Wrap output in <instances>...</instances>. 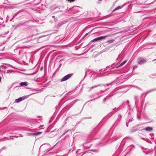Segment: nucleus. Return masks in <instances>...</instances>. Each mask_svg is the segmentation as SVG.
<instances>
[{
  "instance_id": "obj_32",
  "label": "nucleus",
  "mask_w": 156,
  "mask_h": 156,
  "mask_svg": "<svg viewBox=\"0 0 156 156\" xmlns=\"http://www.w3.org/2000/svg\"><path fill=\"white\" fill-rule=\"evenodd\" d=\"M129 121H130V122L132 121V120H129Z\"/></svg>"
},
{
  "instance_id": "obj_25",
  "label": "nucleus",
  "mask_w": 156,
  "mask_h": 156,
  "mask_svg": "<svg viewBox=\"0 0 156 156\" xmlns=\"http://www.w3.org/2000/svg\"><path fill=\"white\" fill-rule=\"evenodd\" d=\"M129 101H127V104H129Z\"/></svg>"
},
{
  "instance_id": "obj_8",
  "label": "nucleus",
  "mask_w": 156,
  "mask_h": 156,
  "mask_svg": "<svg viewBox=\"0 0 156 156\" xmlns=\"http://www.w3.org/2000/svg\"><path fill=\"white\" fill-rule=\"evenodd\" d=\"M124 6V5H122L121 6H118L115 9H114L113 10L112 12H114L116 10H119V9H122V8H123V7Z\"/></svg>"
},
{
  "instance_id": "obj_27",
  "label": "nucleus",
  "mask_w": 156,
  "mask_h": 156,
  "mask_svg": "<svg viewBox=\"0 0 156 156\" xmlns=\"http://www.w3.org/2000/svg\"><path fill=\"white\" fill-rule=\"evenodd\" d=\"M52 17H53V18H55V16H52Z\"/></svg>"
},
{
  "instance_id": "obj_10",
  "label": "nucleus",
  "mask_w": 156,
  "mask_h": 156,
  "mask_svg": "<svg viewBox=\"0 0 156 156\" xmlns=\"http://www.w3.org/2000/svg\"><path fill=\"white\" fill-rule=\"evenodd\" d=\"M42 133V132H40L36 133H34V136H37Z\"/></svg>"
},
{
  "instance_id": "obj_20",
  "label": "nucleus",
  "mask_w": 156,
  "mask_h": 156,
  "mask_svg": "<svg viewBox=\"0 0 156 156\" xmlns=\"http://www.w3.org/2000/svg\"><path fill=\"white\" fill-rule=\"evenodd\" d=\"M6 108V107H5V108H0V110H3L4 109H5Z\"/></svg>"
},
{
  "instance_id": "obj_2",
  "label": "nucleus",
  "mask_w": 156,
  "mask_h": 156,
  "mask_svg": "<svg viewBox=\"0 0 156 156\" xmlns=\"http://www.w3.org/2000/svg\"><path fill=\"white\" fill-rule=\"evenodd\" d=\"M73 74V73H69L61 79V81L63 82L67 80L72 76Z\"/></svg>"
},
{
  "instance_id": "obj_37",
  "label": "nucleus",
  "mask_w": 156,
  "mask_h": 156,
  "mask_svg": "<svg viewBox=\"0 0 156 156\" xmlns=\"http://www.w3.org/2000/svg\"><path fill=\"white\" fill-rule=\"evenodd\" d=\"M100 1H101V0H99Z\"/></svg>"
},
{
  "instance_id": "obj_7",
  "label": "nucleus",
  "mask_w": 156,
  "mask_h": 156,
  "mask_svg": "<svg viewBox=\"0 0 156 156\" xmlns=\"http://www.w3.org/2000/svg\"><path fill=\"white\" fill-rule=\"evenodd\" d=\"M152 128L151 127H146L144 129V130L147 131H151L152 130Z\"/></svg>"
},
{
  "instance_id": "obj_11",
  "label": "nucleus",
  "mask_w": 156,
  "mask_h": 156,
  "mask_svg": "<svg viewBox=\"0 0 156 156\" xmlns=\"http://www.w3.org/2000/svg\"><path fill=\"white\" fill-rule=\"evenodd\" d=\"M127 62L126 60L124 61H123L122 63L121 64H120L119 66H117V67H120L123 65H124V64H125Z\"/></svg>"
},
{
  "instance_id": "obj_9",
  "label": "nucleus",
  "mask_w": 156,
  "mask_h": 156,
  "mask_svg": "<svg viewBox=\"0 0 156 156\" xmlns=\"http://www.w3.org/2000/svg\"><path fill=\"white\" fill-rule=\"evenodd\" d=\"M28 83L27 82H24L21 83H20V85L21 86H27L28 85Z\"/></svg>"
},
{
  "instance_id": "obj_29",
  "label": "nucleus",
  "mask_w": 156,
  "mask_h": 156,
  "mask_svg": "<svg viewBox=\"0 0 156 156\" xmlns=\"http://www.w3.org/2000/svg\"><path fill=\"white\" fill-rule=\"evenodd\" d=\"M128 124H127V123H126V126H127V127H128Z\"/></svg>"
},
{
  "instance_id": "obj_14",
  "label": "nucleus",
  "mask_w": 156,
  "mask_h": 156,
  "mask_svg": "<svg viewBox=\"0 0 156 156\" xmlns=\"http://www.w3.org/2000/svg\"><path fill=\"white\" fill-rule=\"evenodd\" d=\"M114 40L113 39L108 40L107 41V42L109 43H111L114 41Z\"/></svg>"
},
{
  "instance_id": "obj_23",
  "label": "nucleus",
  "mask_w": 156,
  "mask_h": 156,
  "mask_svg": "<svg viewBox=\"0 0 156 156\" xmlns=\"http://www.w3.org/2000/svg\"><path fill=\"white\" fill-rule=\"evenodd\" d=\"M156 90V89H154L151 90H150V91H153V90Z\"/></svg>"
},
{
  "instance_id": "obj_22",
  "label": "nucleus",
  "mask_w": 156,
  "mask_h": 156,
  "mask_svg": "<svg viewBox=\"0 0 156 156\" xmlns=\"http://www.w3.org/2000/svg\"><path fill=\"white\" fill-rule=\"evenodd\" d=\"M15 8V6H12L11 7V8H12V9H13V8Z\"/></svg>"
},
{
  "instance_id": "obj_16",
  "label": "nucleus",
  "mask_w": 156,
  "mask_h": 156,
  "mask_svg": "<svg viewBox=\"0 0 156 156\" xmlns=\"http://www.w3.org/2000/svg\"><path fill=\"white\" fill-rule=\"evenodd\" d=\"M27 136H34V133H28L27 135Z\"/></svg>"
},
{
  "instance_id": "obj_4",
  "label": "nucleus",
  "mask_w": 156,
  "mask_h": 156,
  "mask_svg": "<svg viewBox=\"0 0 156 156\" xmlns=\"http://www.w3.org/2000/svg\"><path fill=\"white\" fill-rule=\"evenodd\" d=\"M25 99L24 97H20L18 99H16L15 100V102L16 103H18L21 101L22 100H24Z\"/></svg>"
},
{
  "instance_id": "obj_1",
  "label": "nucleus",
  "mask_w": 156,
  "mask_h": 156,
  "mask_svg": "<svg viewBox=\"0 0 156 156\" xmlns=\"http://www.w3.org/2000/svg\"><path fill=\"white\" fill-rule=\"evenodd\" d=\"M108 36V35H106L105 36H102L100 37H97L93 39L91 41V42H96L101 41V40H103L105 39Z\"/></svg>"
},
{
  "instance_id": "obj_6",
  "label": "nucleus",
  "mask_w": 156,
  "mask_h": 156,
  "mask_svg": "<svg viewBox=\"0 0 156 156\" xmlns=\"http://www.w3.org/2000/svg\"><path fill=\"white\" fill-rule=\"evenodd\" d=\"M146 62V61L144 59H141L138 62V63L139 64L142 65L145 63Z\"/></svg>"
},
{
  "instance_id": "obj_36",
  "label": "nucleus",
  "mask_w": 156,
  "mask_h": 156,
  "mask_svg": "<svg viewBox=\"0 0 156 156\" xmlns=\"http://www.w3.org/2000/svg\"><path fill=\"white\" fill-rule=\"evenodd\" d=\"M62 156H64V155ZM65 156H67V155H65Z\"/></svg>"
},
{
  "instance_id": "obj_5",
  "label": "nucleus",
  "mask_w": 156,
  "mask_h": 156,
  "mask_svg": "<svg viewBox=\"0 0 156 156\" xmlns=\"http://www.w3.org/2000/svg\"><path fill=\"white\" fill-rule=\"evenodd\" d=\"M107 90H108V89H106V90H105L104 91L102 90L99 93H97L96 94H94V95H92V96L93 97H95L96 96H97L100 94H102L103 93H104V92L106 91Z\"/></svg>"
},
{
  "instance_id": "obj_24",
  "label": "nucleus",
  "mask_w": 156,
  "mask_h": 156,
  "mask_svg": "<svg viewBox=\"0 0 156 156\" xmlns=\"http://www.w3.org/2000/svg\"><path fill=\"white\" fill-rule=\"evenodd\" d=\"M11 72L10 71V70H8V71H7V73H9V72Z\"/></svg>"
},
{
  "instance_id": "obj_33",
  "label": "nucleus",
  "mask_w": 156,
  "mask_h": 156,
  "mask_svg": "<svg viewBox=\"0 0 156 156\" xmlns=\"http://www.w3.org/2000/svg\"><path fill=\"white\" fill-rule=\"evenodd\" d=\"M67 133V132H65V133Z\"/></svg>"
},
{
  "instance_id": "obj_30",
  "label": "nucleus",
  "mask_w": 156,
  "mask_h": 156,
  "mask_svg": "<svg viewBox=\"0 0 156 156\" xmlns=\"http://www.w3.org/2000/svg\"><path fill=\"white\" fill-rule=\"evenodd\" d=\"M18 137V136H15V137H16V138H17Z\"/></svg>"
},
{
  "instance_id": "obj_3",
  "label": "nucleus",
  "mask_w": 156,
  "mask_h": 156,
  "mask_svg": "<svg viewBox=\"0 0 156 156\" xmlns=\"http://www.w3.org/2000/svg\"><path fill=\"white\" fill-rule=\"evenodd\" d=\"M79 7L77 6H75L73 8V12H72L71 14H74L76 12H78L79 11Z\"/></svg>"
},
{
  "instance_id": "obj_28",
  "label": "nucleus",
  "mask_w": 156,
  "mask_h": 156,
  "mask_svg": "<svg viewBox=\"0 0 156 156\" xmlns=\"http://www.w3.org/2000/svg\"><path fill=\"white\" fill-rule=\"evenodd\" d=\"M156 61V59H154L152 61Z\"/></svg>"
},
{
  "instance_id": "obj_17",
  "label": "nucleus",
  "mask_w": 156,
  "mask_h": 156,
  "mask_svg": "<svg viewBox=\"0 0 156 156\" xmlns=\"http://www.w3.org/2000/svg\"><path fill=\"white\" fill-rule=\"evenodd\" d=\"M137 130V129H132L131 130V133H133V132H135Z\"/></svg>"
},
{
  "instance_id": "obj_31",
  "label": "nucleus",
  "mask_w": 156,
  "mask_h": 156,
  "mask_svg": "<svg viewBox=\"0 0 156 156\" xmlns=\"http://www.w3.org/2000/svg\"><path fill=\"white\" fill-rule=\"evenodd\" d=\"M137 117H138V119H140V118H138V116H137Z\"/></svg>"
},
{
  "instance_id": "obj_18",
  "label": "nucleus",
  "mask_w": 156,
  "mask_h": 156,
  "mask_svg": "<svg viewBox=\"0 0 156 156\" xmlns=\"http://www.w3.org/2000/svg\"><path fill=\"white\" fill-rule=\"evenodd\" d=\"M100 97H96L95 98H94V99H92L91 100V101H93V100H95L96 99H97V98H99Z\"/></svg>"
},
{
  "instance_id": "obj_19",
  "label": "nucleus",
  "mask_w": 156,
  "mask_h": 156,
  "mask_svg": "<svg viewBox=\"0 0 156 156\" xmlns=\"http://www.w3.org/2000/svg\"><path fill=\"white\" fill-rule=\"evenodd\" d=\"M77 101V100L74 101H73L72 102V103H73V104H74V103L76 102V101Z\"/></svg>"
},
{
  "instance_id": "obj_21",
  "label": "nucleus",
  "mask_w": 156,
  "mask_h": 156,
  "mask_svg": "<svg viewBox=\"0 0 156 156\" xmlns=\"http://www.w3.org/2000/svg\"><path fill=\"white\" fill-rule=\"evenodd\" d=\"M19 136V137H23V136L22 135V134H20Z\"/></svg>"
},
{
  "instance_id": "obj_35",
  "label": "nucleus",
  "mask_w": 156,
  "mask_h": 156,
  "mask_svg": "<svg viewBox=\"0 0 156 156\" xmlns=\"http://www.w3.org/2000/svg\"><path fill=\"white\" fill-rule=\"evenodd\" d=\"M87 34H86V35H87Z\"/></svg>"
},
{
  "instance_id": "obj_34",
  "label": "nucleus",
  "mask_w": 156,
  "mask_h": 156,
  "mask_svg": "<svg viewBox=\"0 0 156 156\" xmlns=\"http://www.w3.org/2000/svg\"><path fill=\"white\" fill-rule=\"evenodd\" d=\"M151 77H152V78H154V77H151Z\"/></svg>"
},
{
  "instance_id": "obj_13",
  "label": "nucleus",
  "mask_w": 156,
  "mask_h": 156,
  "mask_svg": "<svg viewBox=\"0 0 156 156\" xmlns=\"http://www.w3.org/2000/svg\"><path fill=\"white\" fill-rule=\"evenodd\" d=\"M100 86H101V85L99 84L97 86H93L91 88V90L92 89H93L94 88H96Z\"/></svg>"
},
{
  "instance_id": "obj_12",
  "label": "nucleus",
  "mask_w": 156,
  "mask_h": 156,
  "mask_svg": "<svg viewBox=\"0 0 156 156\" xmlns=\"http://www.w3.org/2000/svg\"><path fill=\"white\" fill-rule=\"evenodd\" d=\"M134 98L135 100V104H136L137 102H138V98L137 96H135Z\"/></svg>"
},
{
  "instance_id": "obj_26",
  "label": "nucleus",
  "mask_w": 156,
  "mask_h": 156,
  "mask_svg": "<svg viewBox=\"0 0 156 156\" xmlns=\"http://www.w3.org/2000/svg\"><path fill=\"white\" fill-rule=\"evenodd\" d=\"M110 84H106V85H107V86H108L109 85H110Z\"/></svg>"
},
{
  "instance_id": "obj_15",
  "label": "nucleus",
  "mask_w": 156,
  "mask_h": 156,
  "mask_svg": "<svg viewBox=\"0 0 156 156\" xmlns=\"http://www.w3.org/2000/svg\"><path fill=\"white\" fill-rule=\"evenodd\" d=\"M109 98V97L108 96H107L106 97L103 99L104 102H105L107 99H108Z\"/></svg>"
}]
</instances>
